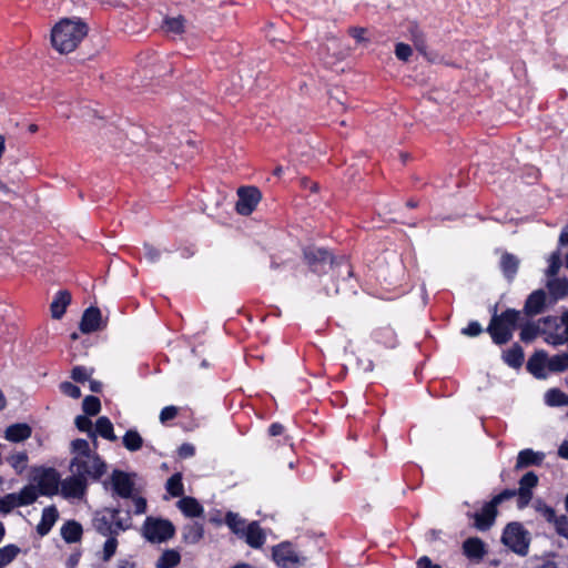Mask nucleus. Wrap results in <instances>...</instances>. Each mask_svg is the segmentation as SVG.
I'll use <instances>...</instances> for the list:
<instances>
[{"label":"nucleus","mask_w":568,"mask_h":568,"mask_svg":"<svg viewBox=\"0 0 568 568\" xmlns=\"http://www.w3.org/2000/svg\"><path fill=\"white\" fill-rule=\"evenodd\" d=\"M519 316V312L508 310L500 316L493 317L488 332L496 344H505L511 338Z\"/></svg>","instance_id":"obj_3"},{"label":"nucleus","mask_w":568,"mask_h":568,"mask_svg":"<svg viewBox=\"0 0 568 568\" xmlns=\"http://www.w3.org/2000/svg\"><path fill=\"white\" fill-rule=\"evenodd\" d=\"M181 560L180 554L174 549L165 550L158 559V568H173L179 565Z\"/></svg>","instance_id":"obj_36"},{"label":"nucleus","mask_w":568,"mask_h":568,"mask_svg":"<svg viewBox=\"0 0 568 568\" xmlns=\"http://www.w3.org/2000/svg\"><path fill=\"white\" fill-rule=\"evenodd\" d=\"M194 453H195L194 446L191 444H187V443L181 445L179 448V455L182 458L192 457L194 455Z\"/></svg>","instance_id":"obj_53"},{"label":"nucleus","mask_w":568,"mask_h":568,"mask_svg":"<svg viewBox=\"0 0 568 568\" xmlns=\"http://www.w3.org/2000/svg\"><path fill=\"white\" fill-rule=\"evenodd\" d=\"M132 501L135 514L141 515L146 511V500L143 497L134 496L132 498Z\"/></svg>","instance_id":"obj_49"},{"label":"nucleus","mask_w":568,"mask_h":568,"mask_svg":"<svg viewBox=\"0 0 568 568\" xmlns=\"http://www.w3.org/2000/svg\"><path fill=\"white\" fill-rule=\"evenodd\" d=\"M92 375V369L83 367V366H77L72 369V378L75 382L83 383L90 378Z\"/></svg>","instance_id":"obj_44"},{"label":"nucleus","mask_w":568,"mask_h":568,"mask_svg":"<svg viewBox=\"0 0 568 568\" xmlns=\"http://www.w3.org/2000/svg\"><path fill=\"white\" fill-rule=\"evenodd\" d=\"M535 336V328L531 327V326H525L523 329H521V333H520V337L523 341H530Z\"/></svg>","instance_id":"obj_56"},{"label":"nucleus","mask_w":568,"mask_h":568,"mask_svg":"<svg viewBox=\"0 0 568 568\" xmlns=\"http://www.w3.org/2000/svg\"><path fill=\"white\" fill-rule=\"evenodd\" d=\"M463 554L473 562H480L487 554L486 544L478 537L467 538L463 542Z\"/></svg>","instance_id":"obj_13"},{"label":"nucleus","mask_w":568,"mask_h":568,"mask_svg":"<svg viewBox=\"0 0 568 568\" xmlns=\"http://www.w3.org/2000/svg\"><path fill=\"white\" fill-rule=\"evenodd\" d=\"M75 425L81 432L89 433L90 437L93 439V444H97L95 433L92 430V422L87 416H78L75 418Z\"/></svg>","instance_id":"obj_42"},{"label":"nucleus","mask_w":568,"mask_h":568,"mask_svg":"<svg viewBox=\"0 0 568 568\" xmlns=\"http://www.w3.org/2000/svg\"><path fill=\"white\" fill-rule=\"evenodd\" d=\"M545 323L547 325L546 342L554 346H568V312L559 317H549Z\"/></svg>","instance_id":"obj_8"},{"label":"nucleus","mask_w":568,"mask_h":568,"mask_svg":"<svg viewBox=\"0 0 568 568\" xmlns=\"http://www.w3.org/2000/svg\"><path fill=\"white\" fill-rule=\"evenodd\" d=\"M159 256H160V252L155 247L150 246V245L144 246V257L149 262L153 263V262L158 261Z\"/></svg>","instance_id":"obj_52"},{"label":"nucleus","mask_w":568,"mask_h":568,"mask_svg":"<svg viewBox=\"0 0 568 568\" xmlns=\"http://www.w3.org/2000/svg\"><path fill=\"white\" fill-rule=\"evenodd\" d=\"M32 435V428L26 423H17L8 426L4 430V438L11 443H22Z\"/></svg>","instance_id":"obj_19"},{"label":"nucleus","mask_w":568,"mask_h":568,"mask_svg":"<svg viewBox=\"0 0 568 568\" xmlns=\"http://www.w3.org/2000/svg\"><path fill=\"white\" fill-rule=\"evenodd\" d=\"M547 287L555 300L564 297L568 292V282L561 278H549Z\"/></svg>","instance_id":"obj_38"},{"label":"nucleus","mask_w":568,"mask_h":568,"mask_svg":"<svg viewBox=\"0 0 568 568\" xmlns=\"http://www.w3.org/2000/svg\"><path fill=\"white\" fill-rule=\"evenodd\" d=\"M60 388L63 394L70 396L72 398H79L81 396V390L78 386L73 385L70 382H64L60 385Z\"/></svg>","instance_id":"obj_46"},{"label":"nucleus","mask_w":568,"mask_h":568,"mask_svg":"<svg viewBox=\"0 0 568 568\" xmlns=\"http://www.w3.org/2000/svg\"><path fill=\"white\" fill-rule=\"evenodd\" d=\"M558 455L564 459H568V439L564 440L559 446Z\"/></svg>","instance_id":"obj_60"},{"label":"nucleus","mask_w":568,"mask_h":568,"mask_svg":"<svg viewBox=\"0 0 568 568\" xmlns=\"http://www.w3.org/2000/svg\"><path fill=\"white\" fill-rule=\"evenodd\" d=\"M178 508L186 516V517H201L204 513L203 507L200 503L193 497H182L178 501Z\"/></svg>","instance_id":"obj_24"},{"label":"nucleus","mask_w":568,"mask_h":568,"mask_svg":"<svg viewBox=\"0 0 568 568\" xmlns=\"http://www.w3.org/2000/svg\"><path fill=\"white\" fill-rule=\"evenodd\" d=\"M365 30L361 28L351 29V36L356 39L358 42L365 41L364 38Z\"/></svg>","instance_id":"obj_57"},{"label":"nucleus","mask_w":568,"mask_h":568,"mask_svg":"<svg viewBox=\"0 0 568 568\" xmlns=\"http://www.w3.org/2000/svg\"><path fill=\"white\" fill-rule=\"evenodd\" d=\"M178 414H179V408H178L176 406H173V405H171V406H165V407L161 410L159 418H160V422H161L162 424H165V423H168L169 420L174 419V418L178 416Z\"/></svg>","instance_id":"obj_45"},{"label":"nucleus","mask_w":568,"mask_h":568,"mask_svg":"<svg viewBox=\"0 0 568 568\" xmlns=\"http://www.w3.org/2000/svg\"><path fill=\"white\" fill-rule=\"evenodd\" d=\"M122 443L129 452H136L143 446V438L135 429H129L124 434Z\"/></svg>","instance_id":"obj_34"},{"label":"nucleus","mask_w":568,"mask_h":568,"mask_svg":"<svg viewBox=\"0 0 568 568\" xmlns=\"http://www.w3.org/2000/svg\"><path fill=\"white\" fill-rule=\"evenodd\" d=\"M503 358L510 367H520L524 362V353L521 347L518 345L513 346L511 348L504 352Z\"/></svg>","instance_id":"obj_35"},{"label":"nucleus","mask_w":568,"mask_h":568,"mask_svg":"<svg viewBox=\"0 0 568 568\" xmlns=\"http://www.w3.org/2000/svg\"><path fill=\"white\" fill-rule=\"evenodd\" d=\"M546 304V293L541 290L532 292L525 304V310L530 315H537L542 312Z\"/></svg>","instance_id":"obj_25"},{"label":"nucleus","mask_w":568,"mask_h":568,"mask_svg":"<svg viewBox=\"0 0 568 568\" xmlns=\"http://www.w3.org/2000/svg\"><path fill=\"white\" fill-rule=\"evenodd\" d=\"M95 432L101 437H103L110 442L116 440V436L113 432V425H112L111 420L105 416L98 418V420L95 423Z\"/></svg>","instance_id":"obj_30"},{"label":"nucleus","mask_w":568,"mask_h":568,"mask_svg":"<svg viewBox=\"0 0 568 568\" xmlns=\"http://www.w3.org/2000/svg\"><path fill=\"white\" fill-rule=\"evenodd\" d=\"M88 479L78 473H72L65 479H60L59 491L67 499H81L87 491Z\"/></svg>","instance_id":"obj_11"},{"label":"nucleus","mask_w":568,"mask_h":568,"mask_svg":"<svg viewBox=\"0 0 568 568\" xmlns=\"http://www.w3.org/2000/svg\"><path fill=\"white\" fill-rule=\"evenodd\" d=\"M538 484V477L535 473L529 471L525 474L519 480V488L517 490L519 497V506H526L532 497V488Z\"/></svg>","instance_id":"obj_14"},{"label":"nucleus","mask_w":568,"mask_h":568,"mask_svg":"<svg viewBox=\"0 0 568 568\" xmlns=\"http://www.w3.org/2000/svg\"><path fill=\"white\" fill-rule=\"evenodd\" d=\"M545 402L551 407L568 406V395L558 388H552L545 394Z\"/></svg>","instance_id":"obj_32"},{"label":"nucleus","mask_w":568,"mask_h":568,"mask_svg":"<svg viewBox=\"0 0 568 568\" xmlns=\"http://www.w3.org/2000/svg\"><path fill=\"white\" fill-rule=\"evenodd\" d=\"M283 426L281 424L274 423L270 426L268 433L271 436H278L283 433Z\"/></svg>","instance_id":"obj_59"},{"label":"nucleus","mask_w":568,"mask_h":568,"mask_svg":"<svg viewBox=\"0 0 568 568\" xmlns=\"http://www.w3.org/2000/svg\"><path fill=\"white\" fill-rule=\"evenodd\" d=\"M37 498V489L32 485H27L18 493L7 494L0 497V514L7 515L17 507L31 505Z\"/></svg>","instance_id":"obj_7"},{"label":"nucleus","mask_w":568,"mask_h":568,"mask_svg":"<svg viewBox=\"0 0 568 568\" xmlns=\"http://www.w3.org/2000/svg\"><path fill=\"white\" fill-rule=\"evenodd\" d=\"M252 548H261L266 539L265 532L256 521L247 524L246 531L242 537Z\"/></svg>","instance_id":"obj_20"},{"label":"nucleus","mask_w":568,"mask_h":568,"mask_svg":"<svg viewBox=\"0 0 568 568\" xmlns=\"http://www.w3.org/2000/svg\"><path fill=\"white\" fill-rule=\"evenodd\" d=\"M305 255L307 258H314V260H318L322 262H326L329 260V254L325 250H316L314 253L310 251V252H306Z\"/></svg>","instance_id":"obj_50"},{"label":"nucleus","mask_w":568,"mask_h":568,"mask_svg":"<svg viewBox=\"0 0 568 568\" xmlns=\"http://www.w3.org/2000/svg\"><path fill=\"white\" fill-rule=\"evenodd\" d=\"M174 535V527L166 519L148 517L143 525V536L151 542H163Z\"/></svg>","instance_id":"obj_9"},{"label":"nucleus","mask_w":568,"mask_h":568,"mask_svg":"<svg viewBox=\"0 0 568 568\" xmlns=\"http://www.w3.org/2000/svg\"><path fill=\"white\" fill-rule=\"evenodd\" d=\"M101 403L95 396H87L83 399V410L87 415L94 416L100 412Z\"/></svg>","instance_id":"obj_40"},{"label":"nucleus","mask_w":568,"mask_h":568,"mask_svg":"<svg viewBox=\"0 0 568 568\" xmlns=\"http://www.w3.org/2000/svg\"><path fill=\"white\" fill-rule=\"evenodd\" d=\"M61 535L67 542H75L82 536V527L75 521H69L62 526Z\"/></svg>","instance_id":"obj_28"},{"label":"nucleus","mask_w":568,"mask_h":568,"mask_svg":"<svg viewBox=\"0 0 568 568\" xmlns=\"http://www.w3.org/2000/svg\"><path fill=\"white\" fill-rule=\"evenodd\" d=\"M70 452L72 455L70 470L83 477L100 479L106 473V464L97 453V444L92 448L85 439L71 442Z\"/></svg>","instance_id":"obj_1"},{"label":"nucleus","mask_w":568,"mask_h":568,"mask_svg":"<svg viewBox=\"0 0 568 568\" xmlns=\"http://www.w3.org/2000/svg\"><path fill=\"white\" fill-rule=\"evenodd\" d=\"M528 371L537 378H546L548 371V355L544 351L536 352L527 363Z\"/></svg>","instance_id":"obj_15"},{"label":"nucleus","mask_w":568,"mask_h":568,"mask_svg":"<svg viewBox=\"0 0 568 568\" xmlns=\"http://www.w3.org/2000/svg\"><path fill=\"white\" fill-rule=\"evenodd\" d=\"M417 568H442L439 565L434 564L429 557L423 556L416 562Z\"/></svg>","instance_id":"obj_55"},{"label":"nucleus","mask_w":568,"mask_h":568,"mask_svg":"<svg viewBox=\"0 0 568 568\" xmlns=\"http://www.w3.org/2000/svg\"><path fill=\"white\" fill-rule=\"evenodd\" d=\"M500 268L503 274L508 278L513 280L519 267V258L510 253H503L500 257Z\"/></svg>","instance_id":"obj_26"},{"label":"nucleus","mask_w":568,"mask_h":568,"mask_svg":"<svg viewBox=\"0 0 568 568\" xmlns=\"http://www.w3.org/2000/svg\"><path fill=\"white\" fill-rule=\"evenodd\" d=\"M97 529L104 536L118 535L131 526L129 514L121 517L119 509H106L101 517L95 519Z\"/></svg>","instance_id":"obj_5"},{"label":"nucleus","mask_w":568,"mask_h":568,"mask_svg":"<svg viewBox=\"0 0 568 568\" xmlns=\"http://www.w3.org/2000/svg\"><path fill=\"white\" fill-rule=\"evenodd\" d=\"M32 486L38 496H54L59 493L60 475L51 467H34L31 471Z\"/></svg>","instance_id":"obj_4"},{"label":"nucleus","mask_w":568,"mask_h":568,"mask_svg":"<svg viewBox=\"0 0 568 568\" xmlns=\"http://www.w3.org/2000/svg\"><path fill=\"white\" fill-rule=\"evenodd\" d=\"M362 366H363V371L364 372H372L373 371V362L369 361V359H366L365 363H362Z\"/></svg>","instance_id":"obj_62"},{"label":"nucleus","mask_w":568,"mask_h":568,"mask_svg":"<svg viewBox=\"0 0 568 568\" xmlns=\"http://www.w3.org/2000/svg\"><path fill=\"white\" fill-rule=\"evenodd\" d=\"M162 28L166 33H171L174 36L181 34L182 32H184L185 20L181 16L168 17L164 19Z\"/></svg>","instance_id":"obj_31"},{"label":"nucleus","mask_w":568,"mask_h":568,"mask_svg":"<svg viewBox=\"0 0 568 568\" xmlns=\"http://www.w3.org/2000/svg\"><path fill=\"white\" fill-rule=\"evenodd\" d=\"M568 369V353H561L548 356V371L549 373H559Z\"/></svg>","instance_id":"obj_37"},{"label":"nucleus","mask_w":568,"mask_h":568,"mask_svg":"<svg viewBox=\"0 0 568 568\" xmlns=\"http://www.w3.org/2000/svg\"><path fill=\"white\" fill-rule=\"evenodd\" d=\"M88 33L87 26L79 19H62L51 31V43L60 53L72 52Z\"/></svg>","instance_id":"obj_2"},{"label":"nucleus","mask_w":568,"mask_h":568,"mask_svg":"<svg viewBox=\"0 0 568 568\" xmlns=\"http://www.w3.org/2000/svg\"><path fill=\"white\" fill-rule=\"evenodd\" d=\"M556 528L559 535L568 538V519L565 516L556 521Z\"/></svg>","instance_id":"obj_51"},{"label":"nucleus","mask_w":568,"mask_h":568,"mask_svg":"<svg viewBox=\"0 0 568 568\" xmlns=\"http://www.w3.org/2000/svg\"><path fill=\"white\" fill-rule=\"evenodd\" d=\"M101 326V312L97 307H89L84 311L80 329L82 333L89 334L98 331Z\"/></svg>","instance_id":"obj_18"},{"label":"nucleus","mask_w":568,"mask_h":568,"mask_svg":"<svg viewBox=\"0 0 568 568\" xmlns=\"http://www.w3.org/2000/svg\"><path fill=\"white\" fill-rule=\"evenodd\" d=\"M6 462L17 475H21L28 467L29 456L26 450H14L6 457Z\"/></svg>","instance_id":"obj_22"},{"label":"nucleus","mask_w":568,"mask_h":568,"mask_svg":"<svg viewBox=\"0 0 568 568\" xmlns=\"http://www.w3.org/2000/svg\"><path fill=\"white\" fill-rule=\"evenodd\" d=\"M273 559L280 568H300L305 562V558L300 556L290 542L274 547Z\"/></svg>","instance_id":"obj_10"},{"label":"nucleus","mask_w":568,"mask_h":568,"mask_svg":"<svg viewBox=\"0 0 568 568\" xmlns=\"http://www.w3.org/2000/svg\"><path fill=\"white\" fill-rule=\"evenodd\" d=\"M545 459L542 452H535L532 449H523L519 452L516 462V469H521L531 465H540Z\"/></svg>","instance_id":"obj_21"},{"label":"nucleus","mask_w":568,"mask_h":568,"mask_svg":"<svg viewBox=\"0 0 568 568\" xmlns=\"http://www.w3.org/2000/svg\"><path fill=\"white\" fill-rule=\"evenodd\" d=\"M516 494H518L516 490L507 489V490H504L503 493L498 494L497 496H495L491 500L495 504L499 505L504 500L513 498Z\"/></svg>","instance_id":"obj_54"},{"label":"nucleus","mask_w":568,"mask_h":568,"mask_svg":"<svg viewBox=\"0 0 568 568\" xmlns=\"http://www.w3.org/2000/svg\"><path fill=\"white\" fill-rule=\"evenodd\" d=\"M111 480L113 489L119 496L123 498H128L131 496L133 490V481L129 474L120 470H114Z\"/></svg>","instance_id":"obj_17"},{"label":"nucleus","mask_w":568,"mask_h":568,"mask_svg":"<svg viewBox=\"0 0 568 568\" xmlns=\"http://www.w3.org/2000/svg\"><path fill=\"white\" fill-rule=\"evenodd\" d=\"M462 333L468 336H477L481 333V326L477 322H471L462 329Z\"/></svg>","instance_id":"obj_48"},{"label":"nucleus","mask_w":568,"mask_h":568,"mask_svg":"<svg viewBox=\"0 0 568 568\" xmlns=\"http://www.w3.org/2000/svg\"><path fill=\"white\" fill-rule=\"evenodd\" d=\"M548 263H549V265H548V268H547V276L554 277L558 273V271H559V268L561 266L560 254H559L558 251L554 252L549 256Z\"/></svg>","instance_id":"obj_43"},{"label":"nucleus","mask_w":568,"mask_h":568,"mask_svg":"<svg viewBox=\"0 0 568 568\" xmlns=\"http://www.w3.org/2000/svg\"><path fill=\"white\" fill-rule=\"evenodd\" d=\"M166 490L173 497H180L184 494V486L182 483V475L176 473L172 475L166 481Z\"/></svg>","instance_id":"obj_39"},{"label":"nucleus","mask_w":568,"mask_h":568,"mask_svg":"<svg viewBox=\"0 0 568 568\" xmlns=\"http://www.w3.org/2000/svg\"><path fill=\"white\" fill-rule=\"evenodd\" d=\"M90 389H91L92 392L98 393V392H100V389H101V384H100L99 382L91 381V382H90Z\"/></svg>","instance_id":"obj_63"},{"label":"nucleus","mask_w":568,"mask_h":568,"mask_svg":"<svg viewBox=\"0 0 568 568\" xmlns=\"http://www.w3.org/2000/svg\"><path fill=\"white\" fill-rule=\"evenodd\" d=\"M225 523L235 535L241 538L244 536L247 524L237 514L227 513Z\"/></svg>","instance_id":"obj_33"},{"label":"nucleus","mask_w":568,"mask_h":568,"mask_svg":"<svg viewBox=\"0 0 568 568\" xmlns=\"http://www.w3.org/2000/svg\"><path fill=\"white\" fill-rule=\"evenodd\" d=\"M70 302L71 296L68 292H59L50 305L52 317L61 318Z\"/></svg>","instance_id":"obj_27"},{"label":"nucleus","mask_w":568,"mask_h":568,"mask_svg":"<svg viewBox=\"0 0 568 568\" xmlns=\"http://www.w3.org/2000/svg\"><path fill=\"white\" fill-rule=\"evenodd\" d=\"M302 184H303L304 187H310L311 191H313V192H316L317 187H318L316 183L311 182V181H308L306 179L302 180Z\"/></svg>","instance_id":"obj_61"},{"label":"nucleus","mask_w":568,"mask_h":568,"mask_svg":"<svg viewBox=\"0 0 568 568\" xmlns=\"http://www.w3.org/2000/svg\"><path fill=\"white\" fill-rule=\"evenodd\" d=\"M559 242H560V244H562V245H567V244H568V231H564V232L560 234Z\"/></svg>","instance_id":"obj_64"},{"label":"nucleus","mask_w":568,"mask_h":568,"mask_svg":"<svg viewBox=\"0 0 568 568\" xmlns=\"http://www.w3.org/2000/svg\"><path fill=\"white\" fill-rule=\"evenodd\" d=\"M395 54L399 60L407 61L412 55V48L405 43H397Z\"/></svg>","instance_id":"obj_47"},{"label":"nucleus","mask_w":568,"mask_h":568,"mask_svg":"<svg viewBox=\"0 0 568 568\" xmlns=\"http://www.w3.org/2000/svg\"><path fill=\"white\" fill-rule=\"evenodd\" d=\"M497 504L490 500L483 506L479 513L474 515L476 528L479 530H486L493 525L497 515Z\"/></svg>","instance_id":"obj_16"},{"label":"nucleus","mask_w":568,"mask_h":568,"mask_svg":"<svg viewBox=\"0 0 568 568\" xmlns=\"http://www.w3.org/2000/svg\"><path fill=\"white\" fill-rule=\"evenodd\" d=\"M501 540L505 546L510 548L514 552L525 556L529 548L528 532L520 524L513 523L507 525L503 532Z\"/></svg>","instance_id":"obj_6"},{"label":"nucleus","mask_w":568,"mask_h":568,"mask_svg":"<svg viewBox=\"0 0 568 568\" xmlns=\"http://www.w3.org/2000/svg\"><path fill=\"white\" fill-rule=\"evenodd\" d=\"M237 196L236 211L242 215L251 214L261 200V193L252 186L240 187Z\"/></svg>","instance_id":"obj_12"},{"label":"nucleus","mask_w":568,"mask_h":568,"mask_svg":"<svg viewBox=\"0 0 568 568\" xmlns=\"http://www.w3.org/2000/svg\"><path fill=\"white\" fill-rule=\"evenodd\" d=\"M116 535H110L103 546V561H109L116 551L118 540L115 538Z\"/></svg>","instance_id":"obj_41"},{"label":"nucleus","mask_w":568,"mask_h":568,"mask_svg":"<svg viewBox=\"0 0 568 568\" xmlns=\"http://www.w3.org/2000/svg\"><path fill=\"white\" fill-rule=\"evenodd\" d=\"M21 549L17 545L9 544L0 548V568H4L17 559Z\"/></svg>","instance_id":"obj_29"},{"label":"nucleus","mask_w":568,"mask_h":568,"mask_svg":"<svg viewBox=\"0 0 568 568\" xmlns=\"http://www.w3.org/2000/svg\"><path fill=\"white\" fill-rule=\"evenodd\" d=\"M79 560H80V554L79 552H73L67 559V566L69 568H74L79 564Z\"/></svg>","instance_id":"obj_58"},{"label":"nucleus","mask_w":568,"mask_h":568,"mask_svg":"<svg viewBox=\"0 0 568 568\" xmlns=\"http://www.w3.org/2000/svg\"><path fill=\"white\" fill-rule=\"evenodd\" d=\"M58 519V510L55 507H45L42 511L41 520L37 526V531L40 536L47 535Z\"/></svg>","instance_id":"obj_23"}]
</instances>
